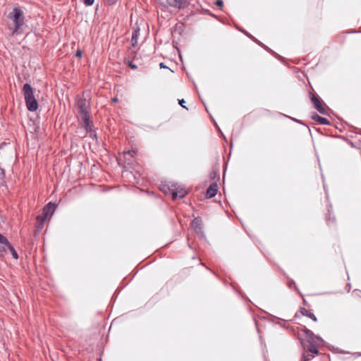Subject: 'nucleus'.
Listing matches in <instances>:
<instances>
[{
	"label": "nucleus",
	"mask_w": 361,
	"mask_h": 361,
	"mask_svg": "<svg viewBox=\"0 0 361 361\" xmlns=\"http://www.w3.org/2000/svg\"><path fill=\"white\" fill-rule=\"evenodd\" d=\"M8 18L12 21L10 25V29L13 34L18 32L21 26L24 24V14L22 10L15 8L8 16Z\"/></svg>",
	"instance_id": "nucleus-1"
},
{
	"label": "nucleus",
	"mask_w": 361,
	"mask_h": 361,
	"mask_svg": "<svg viewBox=\"0 0 361 361\" xmlns=\"http://www.w3.org/2000/svg\"><path fill=\"white\" fill-rule=\"evenodd\" d=\"M23 91L27 109L30 111H35L38 108V103L34 96L33 88L26 83L23 85Z\"/></svg>",
	"instance_id": "nucleus-2"
},
{
	"label": "nucleus",
	"mask_w": 361,
	"mask_h": 361,
	"mask_svg": "<svg viewBox=\"0 0 361 361\" xmlns=\"http://www.w3.org/2000/svg\"><path fill=\"white\" fill-rule=\"evenodd\" d=\"M76 107L83 122L84 127L87 128L89 126L88 102L85 99L80 98L77 101Z\"/></svg>",
	"instance_id": "nucleus-3"
},
{
	"label": "nucleus",
	"mask_w": 361,
	"mask_h": 361,
	"mask_svg": "<svg viewBox=\"0 0 361 361\" xmlns=\"http://www.w3.org/2000/svg\"><path fill=\"white\" fill-rule=\"evenodd\" d=\"M56 205L52 203H49L46 207H44L42 215H39L37 217V228L42 229L44 221L51 218L54 212Z\"/></svg>",
	"instance_id": "nucleus-4"
},
{
	"label": "nucleus",
	"mask_w": 361,
	"mask_h": 361,
	"mask_svg": "<svg viewBox=\"0 0 361 361\" xmlns=\"http://www.w3.org/2000/svg\"><path fill=\"white\" fill-rule=\"evenodd\" d=\"M309 97L315 109H317L320 114L323 115H328L326 110L322 104L323 101L318 95L314 94L310 92Z\"/></svg>",
	"instance_id": "nucleus-5"
},
{
	"label": "nucleus",
	"mask_w": 361,
	"mask_h": 361,
	"mask_svg": "<svg viewBox=\"0 0 361 361\" xmlns=\"http://www.w3.org/2000/svg\"><path fill=\"white\" fill-rule=\"evenodd\" d=\"M135 153L136 152L135 150L125 151L122 153V154H120L119 160L121 161L123 159L126 164H132L131 159L134 157Z\"/></svg>",
	"instance_id": "nucleus-6"
},
{
	"label": "nucleus",
	"mask_w": 361,
	"mask_h": 361,
	"mask_svg": "<svg viewBox=\"0 0 361 361\" xmlns=\"http://www.w3.org/2000/svg\"><path fill=\"white\" fill-rule=\"evenodd\" d=\"M311 118L317 121L319 125H324V126H329L331 125V122L325 117H322L319 116L316 112L312 113L311 115Z\"/></svg>",
	"instance_id": "nucleus-7"
},
{
	"label": "nucleus",
	"mask_w": 361,
	"mask_h": 361,
	"mask_svg": "<svg viewBox=\"0 0 361 361\" xmlns=\"http://www.w3.org/2000/svg\"><path fill=\"white\" fill-rule=\"evenodd\" d=\"M191 226L198 235H202V219L200 218H195L191 222Z\"/></svg>",
	"instance_id": "nucleus-8"
},
{
	"label": "nucleus",
	"mask_w": 361,
	"mask_h": 361,
	"mask_svg": "<svg viewBox=\"0 0 361 361\" xmlns=\"http://www.w3.org/2000/svg\"><path fill=\"white\" fill-rule=\"evenodd\" d=\"M332 209L333 207L331 203H329V204L327 205V214L326 215V220L328 225H330V224H336V216L331 214Z\"/></svg>",
	"instance_id": "nucleus-9"
},
{
	"label": "nucleus",
	"mask_w": 361,
	"mask_h": 361,
	"mask_svg": "<svg viewBox=\"0 0 361 361\" xmlns=\"http://www.w3.org/2000/svg\"><path fill=\"white\" fill-rule=\"evenodd\" d=\"M301 345L303 346L302 352V356L300 361H310L312 360L314 356L310 353L305 347L304 345V341L301 339L300 341Z\"/></svg>",
	"instance_id": "nucleus-10"
},
{
	"label": "nucleus",
	"mask_w": 361,
	"mask_h": 361,
	"mask_svg": "<svg viewBox=\"0 0 361 361\" xmlns=\"http://www.w3.org/2000/svg\"><path fill=\"white\" fill-rule=\"evenodd\" d=\"M169 6L180 9L185 6V0H166Z\"/></svg>",
	"instance_id": "nucleus-11"
},
{
	"label": "nucleus",
	"mask_w": 361,
	"mask_h": 361,
	"mask_svg": "<svg viewBox=\"0 0 361 361\" xmlns=\"http://www.w3.org/2000/svg\"><path fill=\"white\" fill-rule=\"evenodd\" d=\"M187 194V191L184 188H173L172 189V197L173 200L178 198H183Z\"/></svg>",
	"instance_id": "nucleus-12"
},
{
	"label": "nucleus",
	"mask_w": 361,
	"mask_h": 361,
	"mask_svg": "<svg viewBox=\"0 0 361 361\" xmlns=\"http://www.w3.org/2000/svg\"><path fill=\"white\" fill-rule=\"evenodd\" d=\"M257 44H259L260 47H262L263 49H264L266 51L271 54L274 56H275L276 59H278L280 61H283L284 58L281 56V55L278 54L276 52L273 51L271 49H270L267 45L264 44L262 42H261L259 40L257 39V41L255 42Z\"/></svg>",
	"instance_id": "nucleus-13"
},
{
	"label": "nucleus",
	"mask_w": 361,
	"mask_h": 361,
	"mask_svg": "<svg viewBox=\"0 0 361 361\" xmlns=\"http://www.w3.org/2000/svg\"><path fill=\"white\" fill-rule=\"evenodd\" d=\"M300 312L301 313L302 315L305 316V317L311 319L312 321L317 322V318L315 316V314L313 312H312L310 311H308L305 307H300Z\"/></svg>",
	"instance_id": "nucleus-14"
},
{
	"label": "nucleus",
	"mask_w": 361,
	"mask_h": 361,
	"mask_svg": "<svg viewBox=\"0 0 361 361\" xmlns=\"http://www.w3.org/2000/svg\"><path fill=\"white\" fill-rule=\"evenodd\" d=\"M309 343V348L307 350L310 353H311L312 355H313L314 357L316 355H319V350L317 348V344L315 343V341H310Z\"/></svg>",
	"instance_id": "nucleus-15"
},
{
	"label": "nucleus",
	"mask_w": 361,
	"mask_h": 361,
	"mask_svg": "<svg viewBox=\"0 0 361 361\" xmlns=\"http://www.w3.org/2000/svg\"><path fill=\"white\" fill-rule=\"evenodd\" d=\"M217 185L215 183L212 184L207 190L206 195L208 198H212L216 194Z\"/></svg>",
	"instance_id": "nucleus-16"
},
{
	"label": "nucleus",
	"mask_w": 361,
	"mask_h": 361,
	"mask_svg": "<svg viewBox=\"0 0 361 361\" xmlns=\"http://www.w3.org/2000/svg\"><path fill=\"white\" fill-rule=\"evenodd\" d=\"M267 320L272 322V323H274V324H279L280 326L283 327V328H286V329H288V326H286V324H283L279 322H275L276 319L277 320H283L281 318H279L273 314H268V316H267Z\"/></svg>",
	"instance_id": "nucleus-17"
},
{
	"label": "nucleus",
	"mask_w": 361,
	"mask_h": 361,
	"mask_svg": "<svg viewBox=\"0 0 361 361\" xmlns=\"http://www.w3.org/2000/svg\"><path fill=\"white\" fill-rule=\"evenodd\" d=\"M287 279H288V286L289 288H292L293 287H294V288L297 290V292L302 296V294L300 293V290L298 289V288L297 287L296 284H295V282L293 279L289 278L288 276H286Z\"/></svg>",
	"instance_id": "nucleus-18"
},
{
	"label": "nucleus",
	"mask_w": 361,
	"mask_h": 361,
	"mask_svg": "<svg viewBox=\"0 0 361 361\" xmlns=\"http://www.w3.org/2000/svg\"><path fill=\"white\" fill-rule=\"evenodd\" d=\"M315 339L319 342V344L326 347L329 350H331L332 346L329 344L327 342H326L320 336H316Z\"/></svg>",
	"instance_id": "nucleus-19"
},
{
	"label": "nucleus",
	"mask_w": 361,
	"mask_h": 361,
	"mask_svg": "<svg viewBox=\"0 0 361 361\" xmlns=\"http://www.w3.org/2000/svg\"><path fill=\"white\" fill-rule=\"evenodd\" d=\"M7 247V250H9L13 257L14 259H18V255L17 254V252L16 251V250L14 249V247L11 245V244L9 243H8V245H6Z\"/></svg>",
	"instance_id": "nucleus-20"
},
{
	"label": "nucleus",
	"mask_w": 361,
	"mask_h": 361,
	"mask_svg": "<svg viewBox=\"0 0 361 361\" xmlns=\"http://www.w3.org/2000/svg\"><path fill=\"white\" fill-rule=\"evenodd\" d=\"M305 336L307 337V342L310 343L311 341H314L317 335L311 330H307Z\"/></svg>",
	"instance_id": "nucleus-21"
},
{
	"label": "nucleus",
	"mask_w": 361,
	"mask_h": 361,
	"mask_svg": "<svg viewBox=\"0 0 361 361\" xmlns=\"http://www.w3.org/2000/svg\"><path fill=\"white\" fill-rule=\"evenodd\" d=\"M241 32H243L245 35L248 37L250 39H251L253 42H256L257 41V39L253 35H252L250 33H249L247 31H246L245 29L239 28L238 29Z\"/></svg>",
	"instance_id": "nucleus-22"
},
{
	"label": "nucleus",
	"mask_w": 361,
	"mask_h": 361,
	"mask_svg": "<svg viewBox=\"0 0 361 361\" xmlns=\"http://www.w3.org/2000/svg\"><path fill=\"white\" fill-rule=\"evenodd\" d=\"M8 243L7 238L0 233V244L6 246L8 245Z\"/></svg>",
	"instance_id": "nucleus-23"
},
{
	"label": "nucleus",
	"mask_w": 361,
	"mask_h": 361,
	"mask_svg": "<svg viewBox=\"0 0 361 361\" xmlns=\"http://www.w3.org/2000/svg\"><path fill=\"white\" fill-rule=\"evenodd\" d=\"M85 129L89 133L90 137H92V139L97 138V135H96L95 132L90 128V125L88 126L87 128H85Z\"/></svg>",
	"instance_id": "nucleus-24"
},
{
	"label": "nucleus",
	"mask_w": 361,
	"mask_h": 361,
	"mask_svg": "<svg viewBox=\"0 0 361 361\" xmlns=\"http://www.w3.org/2000/svg\"><path fill=\"white\" fill-rule=\"evenodd\" d=\"M284 116H285L286 117L289 118L290 119H291L292 121H295V122H296V123H300V124H301V125H304V126H305L309 129V130L310 131V129L308 128V126H307L303 123V121H301V120H298V119H297V118H293V117H290V116H286V115H284Z\"/></svg>",
	"instance_id": "nucleus-25"
},
{
	"label": "nucleus",
	"mask_w": 361,
	"mask_h": 361,
	"mask_svg": "<svg viewBox=\"0 0 361 361\" xmlns=\"http://www.w3.org/2000/svg\"><path fill=\"white\" fill-rule=\"evenodd\" d=\"M6 250L7 247L0 244V257L3 256L4 254L6 252Z\"/></svg>",
	"instance_id": "nucleus-26"
},
{
	"label": "nucleus",
	"mask_w": 361,
	"mask_h": 361,
	"mask_svg": "<svg viewBox=\"0 0 361 361\" xmlns=\"http://www.w3.org/2000/svg\"><path fill=\"white\" fill-rule=\"evenodd\" d=\"M340 137L344 140H345L352 147H354L355 145H354V143L350 141V140H348V138L343 137V136H340Z\"/></svg>",
	"instance_id": "nucleus-27"
},
{
	"label": "nucleus",
	"mask_w": 361,
	"mask_h": 361,
	"mask_svg": "<svg viewBox=\"0 0 361 361\" xmlns=\"http://www.w3.org/2000/svg\"><path fill=\"white\" fill-rule=\"evenodd\" d=\"M259 341H260V343H261V345H262V347L263 353L264 354V348H266V345H265V343L263 341L262 336H259Z\"/></svg>",
	"instance_id": "nucleus-28"
},
{
	"label": "nucleus",
	"mask_w": 361,
	"mask_h": 361,
	"mask_svg": "<svg viewBox=\"0 0 361 361\" xmlns=\"http://www.w3.org/2000/svg\"><path fill=\"white\" fill-rule=\"evenodd\" d=\"M224 1L223 0H217L216 2H215V4L220 7V8H222L223 6H224Z\"/></svg>",
	"instance_id": "nucleus-29"
},
{
	"label": "nucleus",
	"mask_w": 361,
	"mask_h": 361,
	"mask_svg": "<svg viewBox=\"0 0 361 361\" xmlns=\"http://www.w3.org/2000/svg\"><path fill=\"white\" fill-rule=\"evenodd\" d=\"M94 0H84L85 4L87 6H91L94 4Z\"/></svg>",
	"instance_id": "nucleus-30"
},
{
	"label": "nucleus",
	"mask_w": 361,
	"mask_h": 361,
	"mask_svg": "<svg viewBox=\"0 0 361 361\" xmlns=\"http://www.w3.org/2000/svg\"><path fill=\"white\" fill-rule=\"evenodd\" d=\"M353 293L358 297L361 298V290L359 289H355Z\"/></svg>",
	"instance_id": "nucleus-31"
},
{
	"label": "nucleus",
	"mask_w": 361,
	"mask_h": 361,
	"mask_svg": "<svg viewBox=\"0 0 361 361\" xmlns=\"http://www.w3.org/2000/svg\"><path fill=\"white\" fill-rule=\"evenodd\" d=\"M82 51L81 50H78V51H76L75 56H76L77 57L80 58V57L82 56Z\"/></svg>",
	"instance_id": "nucleus-32"
},
{
	"label": "nucleus",
	"mask_w": 361,
	"mask_h": 361,
	"mask_svg": "<svg viewBox=\"0 0 361 361\" xmlns=\"http://www.w3.org/2000/svg\"><path fill=\"white\" fill-rule=\"evenodd\" d=\"M226 176V164L224 163L223 165V179L224 180Z\"/></svg>",
	"instance_id": "nucleus-33"
},
{
	"label": "nucleus",
	"mask_w": 361,
	"mask_h": 361,
	"mask_svg": "<svg viewBox=\"0 0 361 361\" xmlns=\"http://www.w3.org/2000/svg\"><path fill=\"white\" fill-rule=\"evenodd\" d=\"M185 103V100L184 99H180L179 100V104L183 106V108H185V106H184V104Z\"/></svg>",
	"instance_id": "nucleus-34"
},
{
	"label": "nucleus",
	"mask_w": 361,
	"mask_h": 361,
	"mask_svg": "<svg viewBox=\"0 0 361 361\" xmlns=\"http://www.w3.org/2000/svg\"><path fill=\"white\" fill-rule=\"evenodd\" d=\"M307 330H310L309 329H307L306 326H303L302 329V331L304 332L305 334H307Z\"/></svg>",
	"instance_id": "nucleus-35"
},
{
	"label": "nucleus",
	"mask_w": 361,
	"mask_h": 361,
	"mask_svg": "<svg viewBox=\"0 0 361 361\" xmlns=\"http://www.w3.org/2000/svg\"><path fill=\"white\" fill-rule=\"evenodd\" d=\"M214 124H215L216 127L218 128V130H219V132H220L221 135L223 137H224V135L223 133H222V132H221V130L219 129V126H217V124H216L215 122H214Z\"/></svg>",
	"instance_id": "nucleus-36"
},
{
	"label": "nucleus",
	"mask_w": 361,
	"mask_h": 361,
	"mask_svg": "<svg viewBox=\"0 0 361 361\" xmlns=\"http://www.w3.org/2000/svg\"><path fill=\"white\" fill-rule=\"evenodd\" d=\"M137 37V32L134 33V34L133 35L132 40L135 39Z\"/></svg>",
	"instance_id": "nucleus-37"
},
{
	"label": "nucleus",
	"mask_w": 361,
	"mask_h": 361,
	"mask_svg": "<svg viewBox=\"0 0 361 361\" xmlns=\"http://www.w3.org/2000/svg\"><path fill=\"white\" fill-rule=\"evenodd\" d=\"M324 189L325 192H326V198L328 199L329 198V195H328V192H326V185L324 184Z\"/></svg>",
	"instance_id": "nucleus-38"
},
{
	"label": "nucleus",
	"mask_w": 361,
	"mask_h": 361,
	"mask_svg": "<svg viewBox=\"0 0 361 361\" xmlns=\"http://www.w3.org/2000/svg\"><path fill=\"white\" fill-rule=\"evenodd\" d=\"M240 294L241 295V296H242V298H244V299H245V298H246L247 300H249L250 302H251V301H250V300L248 298H247L246 296L243 295L241 293H240Z\"/></svg>",
	"instance_id": "nucleus-39"
},
{
	"label": "nucleus",
	"mask_w": 361,
	"mask_h": 361,
	"mask_svg": "<svg viewBox=\"0 0 361 361\" xmlns=\"http://www.w3.org/2000/svg\"><path fill=\"white\" fill-rule=\"evenodd\" d=\"M347 286L348 287V292H349V291L350 290V288H351V285H350V283H348V284H347Z\"/></svg>",
	"instance_id": "nucleus-40"
},
{
	"label": "nucleus",
	"mask_w": 361,
	"mask_h": 361,
	"mask_svg": "<svg viewBox=\"0 0 361 361\" xmlns=\"http://www.w3.org/2000/svg\"><path fill=\"white\" fill-rule=\"evenodd\" d=\"M255 325H256V327H257V333L259 334L260 333V331H259V329L258 328L257 326V322L255 321Z\"/></svg>",
	"instance_id": "nucleus-41"
},
{
	"label": "nucleus",
	"mask_w": 361,
	"mask_h": 361,
	"mask_svg": "<svg viewBox=\"0 0 361 361\" xmlns=\"http://www.w3.org/2000/svg\"><path fill=\"white\" fill-rule=\"evenodd\" d=\"M159 66H160L161 68H167L166 66H164V63H161L159 64Z\"/></svg>",
	"instance_id": "nucleus-42"
},
{
	"label": "nucleus",
	"mask_w": 361,
	"mask_h": 361,
	"mask_svg": "<svg viewBox=\"0 0 361 361\" xmlns=\"http://www.w3.org/2000/svg\"><path fill=\"white\" fill-rule=\"evenodd\" d=\"M130 67H131L132 68H136V66L133 65L132 63H130Z\"/></svg>",
	"instance_id": "nucleus-43"
},
{
	"label": "nucleus",
	"mask_w": 361,
	"mask_h": 361,
	"mask_svg": "<svg viewBox=\"0 0 361 361\" xmlns=\"http://www.w3.org/2000/svg\"><path fill=\"white\" fill-rule=\"evenodd\" d=\"M228 161H229V156L227 155V161H226L227 164H228Z\"/></svg>",
	"instance_id": "nucleus-44"
},
{
	"label": "nucleus",
	"mask_w": 361,
	"mask_h": 361,
	"mask_svg": "<svg viewBox=\"0 0 361 361\" xmlns=\"http://www.w3.org/2000/svg\"><path fill=\"white\" fill-rule=\"evenodd\" d=\"M113 102H117V98H114V99H113Z\"/></svg>",
	"instance_id": "nucleus-45"
},
{
	"label": "nucleus",
	"mask_w": 361,
	"mask_h": 361,
	"mask_svg": "<svg viewBox=\"0 0 361 361\" xmlns=\"http://www.w3.org/2000/svg\"><path fill=\"white\" fill-rule=\"evenodd\" d=\"M306 302H306V300L304 299V300H303V303L305 305V304H306Z\"/></svg>",
	"instance_id": "nucleus-46"
},
{
	"label": "nucleus",
	"mask_w": 361,
	"mask_h": 361,
	"mask_svg": "<svg viewBox=\"0 0 361 361\" xmlns=\"http://www.w3.org/2000/svg\"><path fill=\"white\" fill-rule=\"evenodd\" d=\"M231 147H233V142L231 143Z\"/></svg>",
	"instance_id": "nucleus-47"
},
{
	"label": "nucleus",
	"mask_w": 361,
	"mask_h": 361,
	"mask_svg": "<svg viewBox=\"0 0 361 361\" xmlns=\"http://www.w3.org/2000/svg\"><path fill=\"white\" fill-rule=\"evenodd\" d=\"M226 215H227V216H229V214H228V211H227Z\"/></svg>",
	"instance_id": "nucleus-48"
},
{
	"label": "nucleus",
	"mask_w": 361,
	"mask_h": 361,
	"mask_svg": "<svg viewBox=\"0 0 361 361\" xmlns=\"http://www.w3.org/2000/svg\"><path fill=\"white\" fill-rule=\"evenodd\" d=\"M360 131V133L361 134V129H357Z\"/></svg>",
	"instance_id": "nucleus-49"
}]
</instances>
